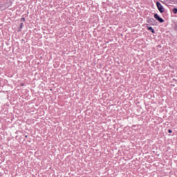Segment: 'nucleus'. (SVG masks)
Wrapping results in <instances>:
<instances>
[{
	"mask_svg": "<svg viewBox=\"0 0 177 177\" xmlns=\"http://www.w3.org/2000/svg\"><path fill=\"white\" fill-rule=\"evenodd\" d=\"M157 8H158V10L160 12V13H164L165 9L162 4L158 1L157 2Z\"/></svg>",
	"mask_w": 177,
	"mask_h": 177,
	"instance_id": "obj_1",
	"label": "nucleus"
},
{
	"mask_svg": "<svg viewBox=\"0 0 177 177\" xmlns=\"http://www.w3.org/2000/svg\"><path fill=\"white\" fill-rule=\"evenodd\" d=\"M154 18L157 19L160 23H164V19L160 17L158 14H155Z\"/></svg>",
	"mask_w": 177,
	"mask_h": 177,
	"instance_id": "obj_2",
	"label": "nucleus"
},
{
	"mask_svg": "<svg viewBox=\"0 0 177 177\" xmlns=\"http://www.w3.org/2000/svg\"><path fill=\"white\" fill-rule=\"evenodd\" d=\"M147 29H148L149 31H151L153 34L155 33V30H154V29H153L151 26H148V27H147Z\"/></svg>",
	"mask_w": 177,
	"mask_h": 177,
	"instance_id": "obj_3",
	"label": "nucleus"
},
{
	"mask_svg": "<svg viewBox=\"0 0 177 177\" xmlns=\"http://www.w3.org/2000/svg\"><path fill=\"white\" fill-rule=\"evenodd\" d=\"M172 12H173L174 15H176V14H177V8H173V9H172Z\"/></svg>",
	"mask_w": 177,
	"mask_h": 177,
	"instance_id": "obj_4",
	"label": "nucleus"
},
{
	"mask_svg": "<svg viewBox=\"0 0 177 177\" xmlns=\"http://www.w3.org/2000/svg\"><path fill=\"white\" fill-rule=\"evenodd\" d=\"M168 132H169V133H172V130L169 129Z\"/></svg>",
	"mask_w": 177,
	"mask_h": 177,
	"instance_id": "obj_5",
	"label": "nucleus"
},
{
	"mask_svg": "<svg viewBox=\"0 0 177 177\" xmlns=\"http://www.w3.org/2000/svg\"><path fill=\"white\" fill-rule=\"evenodd\" d=\"M23 26H24V24L21 23V28H22Z\"/></svg>",
	"mask_w": 177,
	"mask_h": 177,
	"instance_id": "obj_6",
	"label": "nucleus"
},
{
	"mask_svg": "<svg viewBox=\"0 0 177 177\" xmlns=\"http://www.w3.org/2000/svg\"><path fill=\"white\" fill-rule=\"evenodd\" d=\"M21 20H22L23 21H25V18H24V17L21 18Z\"/></svg>",
	"mask_w": 177,
	"mask_h": 177,
	"instance_id": "obj_7",
	"label": "nucleus"
},
{
	"mask_svg": "<svg viewBox=\"0 0 177 177\" xmlns=\"http://www.w3.org/2000/svg\"><path fill=\"white\" fill-rule=\"evenodd\" d=\"M28 136H26V138H27Z\"/></svg>",
	"mask_w": 177,
	"mask_h": 177,
	"instance_id": "obj_8",
	"label": "nucleus"
}]
</instances>
